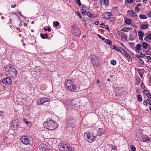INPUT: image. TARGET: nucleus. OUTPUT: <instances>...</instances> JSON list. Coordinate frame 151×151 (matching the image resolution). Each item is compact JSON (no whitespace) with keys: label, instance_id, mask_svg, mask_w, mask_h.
Returning <instances> with one entry per match:
<instances>
[{"label":"nucleus","instance_id":"7c9ffc66","mask_svg":"<svg viewBox=\"0 0 151 151\" xmlns=\"http://www.w3.org/2000/svg\"><path fill=\"white\" fill-rule=\"evenodd\" d=\"M137 99L139 102H141L142 101V96L139 95L137 96Z\"/></svg>","mask_w":151,"mask_h":151},{"label":"nucleus","instance_id":"0e129e2a","mask_svg":"<svg viewBox=\"0 0 151 151\" xmlns=\"http://www.w3.org/2000/svg\"><path fill=\"white\" fill-rule=\"evenodd\" d=\"M94 24L96 25H98L99 24V22L97 21H96L95 22Z\"/></svg>","mask_w":151,"mask_h":151},{"label":"nucleus","instance_id":"3c124183","mask_svg":"<svg viewBox=\"0 0 151 151\" xmlns=\"http://www.w3.org/2000/svg\"><path fill=\"white\" fill-rule=\"evenodd\" d=\"M91 14H92L90 12H88L87 13H86V15L90 17H91Z\"/></svg>","mask_w":151,"mask_h":151},{"label":"nucleus","instance_id":"393cba45","mask_svg":"<svg viewBox=\"0 0 151 151\" xmlns=\"http://www.w3.org/2000/svg\"><path fill=\"white\" fill-rule=\"evenodd\" d=\"M18 123L17 119L16 118H14L13 120L12 121V124L13 125L15 126L16 124Z\"/></svg>","mask_w":151,"mask_h":151},{"label":"nucleus","instance_id":"412c9836","mask_svg":"<svg viewBox=\"0 0 151 151\" xmlns=\"http://www.w3.org/2000/svg\"><path fill=\"white\" fill-rule=\"evenodd\" d=\"M148 44L146 42H144L142 43V47L143 48V52L145 51V50L148 47Z\"/></svg>","mask_w":151,"mask_h":151},{"label":"nucleus","instance_id":"8fccbe9b","mask_svg":"<svg viewBox=\"0 0 151 151\" xmlns=\"http://www.w3.org/2000/svg\"><path fill=\"white\" fill-rule=\"evenodd\" d=\"M144 93L147 95V94H148L149 93V92L146 90H144Z\"/></svg>","mask_w":151,"mask_h":151},{"label":"nucleus","instance_id":"c85d7f7f","mask_svg":"<svg viewBox=\"0 0 151 151\" xmlns=\"http://www.w3.org/2000/svg\"><path fill=\"white\" fill-rule=\"evenodd\" d=\"M42 99H43V101H44V103L47 102H49L50 101V99L49 98H42Z\"/></svg>","mask_w":151,"mask_h":151},{"label":"nucleus","instance_id":"f704fd0d","mask_svg":"<svg viewBox=\"0 0 151 151\" xmlns=\"http://www.w3.org/2000/svg\"><path fill=\"white\" fill-rule=\"evenodd\" d=\"M75 2L79 6H81V3L80 0H76V1H75Z\"/></svg>","mask_w":151,"mask_h":151},{"label":"nucleus","instance_id":"de8ad7c7","mask_svg":"<svg viewBox=\"0 0 151 151\" xmlns=\"http://www.w3.org/2000/svg\"><path fill=\"white\" fill-rule=\"evenodd\" d=\"M98 36L101 39H102V40H105V38L102 36H101L100 35H98Z\"/></svg>","mask_w":151,"mask_h":151},{"label":"nucleus","instance_id":"20e7f679","mask_svg":"<svg viewBox=\"0 0 151 151\" xmlns=\"http://www.w3.org/2000/svg\"><path fill=\"white\" fill-rule=\"evenodd\" d=\"M59 147L62 151H72V148L66 144L60 143Z\"/></svg>","mask_w":151,"mask_h":151},{"label":"nucleus","instance_id":"37998d69","mask_svg":"<svg viewBox=\"0 0 151 151\" xmlns=\"http://www.w3.org/2000/svg\"><path fill=\"white\" fill-rule=\"evenodd\" d=\"M147 61L150 62H151V57L150 56H147Z\"/></svg>","mask_w":151,"mask_h":151},{"label":"nucleus","instance_id":"2eb2a0df","mask_svg":"<svg viewBox=\"0 0 151 151\" xmlns=\"http://www.w3.org/2000/svg\"><path fill=\"white\" fill-rule=\"evenodd\" d=\"M127 12V14H129L132 17H136L137 16V15L132 10H128Z\"/></svg>","mask_w":151,"mask_h":151},{"label":"nucleus","instance_id":"79ce46f5","mask_svg":"<svg viewBox=\"0 0 151 151\" xmlns=\"http://www.w3.org/2000/svg\"><path fill=\"white\" fill-rule=\"evenodd\" d=\"M109 0H104V3L106 6H107L109 4Z\"/></svg>","mask_w":151,"mask_h":151},{"label":"nucleus","instance_id":"a18cd8bd","mask_svg":"<svg viewBox=\"0 0 151 151\" xmlns=\"http://www.w3.org/2000/svg\"><path fill=\"white\" fill-rule=\"evenodd\" d=\"M97 14H91V17L92 18H94L97 17Z\"/></svg>","mask_w":151,"mask_h":151},{"label":"nucleus","instance_id":"b1692460","mask_svg":"<svg viewBox=\"0 0 151 151\" xmlns=\"http://www.w3.org/2000/svg\"><path fill=\"white\" fill-rule=\"evenodd\" d=\"M149 139L148 137V136L147 135H145L143 138V142H147L149 141Z\"/></svg>","mask_w":151,"mask_h":151},{"label":"nucleus","instance_id":"cd10ccee","mask_svg":"<svg viewBox=\"0 0 151 151\" xmlns=\"http://www.w3.org/2000/svg\"><path fill=\"white\" fill-rule=\"evenodd\" d=\"M82 8L81 9V11H82L81 12V13L83 14H85L86 13V9H85L84 8V7H82Z\"/></svg>","mask_w":151,"mask_h":151},{"label":"nucleus","instance_id":"338daca9","mask_svg":"<svg viewBox=\"0 0 151 151\" xmlns=\"http://www.w3.org/2000/svg\"><path fill=\"white\" fill-rule=\"evenodd\" d=\"M116 147L115 146H114L113 147H112L111 148V149H112L113 150H115L116 149Z\"/></svg>","mask_w":151,"mask_h":151},{"label":"nucleus","instance_id":"774afa93","mask_svg":"<svg viewBox=\"0 0 151 151\" xmlns=\"http://www.w3.org/2000/svg\"><path fill=\"white\" fill-rule=\"evenodd\" d=\"M149 82L151 83V76H150V77L149 78Z\"/></svg>","mask_w":151,"mask_h":151},{"label":"nucleus","instance_id":"6ab92c4d","mask_svg":"<svg viewBox=\"0 0 151 151\" xmlns=\"http://www.w3.org/2000/svg\"><path fill=\"white\" fill-rule=\"evenodd\" d=\"M37 104L40 105L44 103V101H43V99L42 98H41L38 99L37 101Z\"/></svg>","mask_w":151,"mask_h":151},{"label":"nucleus","instance_id":"473e14b6","mask_svg":"<svg viewBox=\"0 0 151 151\" xmlns=\"http://www.w3.org/2000/svg\"><path fill=\"white\" fill-rule=\"evenodd\" d=\"M108 19H109L110 21H111L112 22H114L115 21L113 17H109Z\"/></svg>","mask_w":151,"mask_h":151},{"label":"nucleus","instance_id":"423d86ee","mask_svg":"<svg viewBox=\"0 0 151 151\" xmlns=\"http://www.w3.org/2000/svg\"><path fill=\"white\" fill-rule=\"evenodd\" d=\"M65 85L67 88L70 90L74 91L76 90L75 86L73 85L71 80L67 81L66 82Z\"/></svg>","mask_w":151,"mask_h":151},{"label":"nucleus","instance_id":"a878e982","mask_svg":"<svg viewBox=\"0 0 151 151\" xmlns=\"http://www.w3.org/2000/svg\"><path fill=\"white\" fill-rule=\"evenodd\" d=\"M105 42L109 45H111L112 44L111 41L109 39H106L105 40Z\"/></svg>","mask_w":151,"mask_h":151},{"label":"nucleus","instance_id":"e433bc0d","mask_svg":"<svg viewBox=\"0 0 151 151\" xmlns=\"http://www.w3.org/2000/svg\"><path fill=\"white\" fill-rule=\"evenodd\" d=\"M111 63L113 65H115L116 63V61L115 60H112L111 61Z\"/></svg>","mask_w":151,"mask_h":151},{"label":"nucleus","instance_id":"4be33fe9","mask_svg":"<svg viewBox=\"0 0 151 151\" xmlns=\"http://www.w3.org/2000/svg\"><path fill=\"white\" fill-rule=\"evenodd\" d=\"M141 45L140 44H137L136 45V46L135 47V48L136 50H141Z\"/></svg>","mask_w":151,"mask_h":151},{"label":"nucleus","instance_id":"09e8293b","mask_svg":"<svg viewBox=\"0 0 151 151\" xmlns=\"http://www.w3.org/2000/svg\"><path fill=\"white\" fill-rule=\"evenodd\" d=\"M118 42L119 43V44L121 46H122V47H124V48H126V47L122 43V42H119V41H118Z\"/></svg>","mask_w":151,"mask_h":151},{"label":"nucleus","instance_id":"aec40b11","mask_svg":"<svg viewBox=\"0 0 151 151\" xmlns=\"http://www.w3.org/2000/svg\"><path fill=\"white\" fill-rule=\"evenodd\" d=\"M128 59H130L131 58V57L128 54L127 52L124 50L122 53Z\"/></svg>","mask_w":151,"mask_h":151},{"label":"nucleus","instance_id":"603ef678","mask_svg":"<svg viewBox=\"0 0 151 151\" xmlns=\"http://www.w3.org/2000/svg\"><path fill=\"white\" fill-rule=\"evenodd\" d=\"M100 27H101L103 28H104L105 27V26L104 23H101L100 24Z\"/></svg>","mask_w":151,"mask_h":151},{"label":"nucleus","instance_id":"69168bd1","mask_svg":"<svg viewBox=\"0 0 151 151\" xmlns=\"http://www.w3.org/2000/svg\"><path fill=\"white\" fill-rule=\"evenodd\" d=\"M17 6V5L16 4H15L14 5H12L11 6L12 8H14Z\"/></svg>","mask_w":151,"mask_h":151},{"label":"nucleus","instance_id":"f3484780","mask_svg":"<svg viewBox=\"0 0 151 151\" xmlns=\"http://www.w3.org/2000/svg\"><path fill=\"white\" fill-rule=\"evenodd\" d=\"M104 131L103 128H99L98 129L97 134L98 136H100L103 134L104 133Z\"/></svg>","mask_w":151,"mask_h":151},{"label":"nucleus","instance_id":"1a4fd4ad","mask_svg":"<svg viewBox=\"0 0 151 151\" xmlns=\"http://www.w3.org/2000/svg\"><path fill=\"white\" fill-rule=\"evenodd\" d=\"M14 68L13 65H6L5 68V71L6 74H7L9 73L11 71V70Z\"/></svg>","mask_w":151,"mask_h":151},{"label":"nucleus","instance_id":"f257e3e1","mask_svg":"<svg viewBox=\"0 0 151 151\" xmlns=\"http://www.w3.org/2000/svg\"><path fill=\"white\" fill-rule=\"evenodd\" d=\"M43 126L45 128L50 130H53L58 127L57 122L52 120L45 122Z\"/></svg>","mask_w":151,"mask_h":151},{"label":"nucleus","instance_id":"c9c22d12","mask_svg":"<svg viewBox=\"0 0 151 151\" xmlns=\"http://www.w3.org/2000/svg\"><path fill=\"white\" fill-rule=\"evenodd\" d=\"M53 23L54 24L55 26V27H58L59 24V22H58L57 21L56 22H53Z\"/></svg>","mask_w":151,"mask_h":151},{"label":"nucleus","instance_id":"5fc2aeb1","mask_svg":"<svg viewBox=\"0 0 151 151\" xmlns=\"http://www.w3.org/2000/svg\"><path fill=\"white\" fill-rule=\"evenodd\" d=\"M147 95L148 98H149V99H151V95L150 93H149L148 94H147Z\"/></svg>","mask_w":151,"mask_h":151},{"label":"nucleus","instance_id":"4468645a","mask_svg":"<svg viewBox=\"0 0 151 151\" xmlns=\"http://www.w3.org/2000/svg\"><path fill=\"white\" fill-rule=\"evenodd\" d=\"M138 35L139 36V39L141 41H143V37L144 36V33L142 31H139L138 32Z\"/></svg>","mask_w":151,"mask_h":151},{"label":"nucleus","instance_id":"a211bd4d","mask_svg":"<svg viewBox=\"0 0 151 151\" xmlns=\"http://www.w3.org/2000/svg\"><path fill=\"white\" fill-rule=\"evenodd\" d=\"M3 138L2 141V143L4 144L5 145L7 144L8 143V138L6 136L3 137Z\"/></svg>","mask_w":151,"mask_h":151},{"label":"nucleus","instance_id":"864d4df0","mask_svg":"<svg viewBox=\"0 0 151 151\" xmlns=\"http://www.w3.org/2000/svg\"><path fill=\"white\" fill-rule=\"evenodd\" d=\"M127 2L129 4L132 3L133 2V0H127Z\"/></svg>","mask_w":151,"mask_h":151},{"label":"nucleus","instance_id":"f8f14e48","mask_svg":"<svg viewBox=\"0 0 151 151\" xmlns=\"http://www.w3.org/2000/svg\"><path fill=\"white\" fill-rule=\"evenodd\" d=\"M47 149V146L44 144H41L39 147V151H45Z\"/></svg>","mask_w":151,"mask_h":151},{"label":"nucleus","instance_id":"bf43d9fd","mask_svg":"<svg viewBox=\"0 0 151 151\" xmlns=\"http://www.w3.org/2000/svg\"><path fill=\"white\" fill-rule=\"evenodd\" d=\"M145 55L144 54H142V53H141L139 54V56L141 57H144V56H145Z\"/></svg>","mask_w":151,"mask_h":151},{"label":"nucleus","instance_id":"7ed1b4c3","mask_svg":"<svg viewBox=\"0 0 151 151\" xmlns=\"http://www.w3.org/2000/svg\"><path fill=\"white\" fill-rule=\"evenodd\" d=\"M84 135L85 137L87 136V140L89 142H92L96 139V136L94 135L93 132H89L88 134L84 133Z\"/></svg>","mask_w":151,"mask_h":151},{"label":"nucleus","instance_id":"ea45409f","mask_svg":"<svg viewBox=\"0 0 151 151\" xmlns=\"http://www.w3.org/2000/svg\"><path fill=\"white\" fill-rule=\"evenodd\" d=\"M119 52L121 53H122L123 52L124 50L123 48H122V47H119Z\"/></svg>","mask_w":151,"mask_h":151},{"label":"nucleus","instance_id":"13d9d810","mask_svg":"<svg viewBox=\"0 0 151 151\" xmlns=\"http://www.w3.org/2000/svg\"><path fill=\"white\" fill-rule=\"evenodd\" d=\"M147 16L148 17H151V11L148 13Z\"/></svg>","mask_w":151,"mask_h":151},{"label":"nucleus","instance_id":"6e6552de","mask_svg":"<svg viewBox=\"0 0 151 151\" xmlns=\"http://www.w3.org/2000/svg\"><path fill=\"white\" fill-rule=\"evenodd\" d=\"M9 74L10 77L14 78H16L17 74V71L16 69L13 68L12 70H11V71L9 73Z\"/></svg>","mask_w":151,"mask_h":151},{"label":"nucleus","instance_id":"58836bf2","mask_svg":"<svg viewBox=\"0 0 151 151\" xmlns=\"http://www.w3.org/2000/svg\"><path fill=\"white\" fill-rule=\"evenodd\" d=\"M135 9L136 12H139L141 10V9H140V8L136 6L135 7Z\"/></svg>","mask_w":151,"mask_h":151},{"label":"nucleus","instance_id":"0eeeda50","mask_svg":"<svg viewBox=\"0 0 151 151\" xmlns=\"http://www.w3.org/2000/svg\"><path fill=\"white\" fill-rule=\"evenodd\" d=\"M76 101H74V100L73 101L71 100H67L66 101H65V102L63 103L66 106H74V107H76L75 105H77V103H76Z\"/></svg>","mask_w":151,"mask_h":151},{"label":"nucleus","instance_id":"2f4dec72","mask_svg":"<svg viewBox=\"0 0 151 151\" xmlns=\"http://www.w3.org/2000/svg\"><path fill=\"white\" fill-rule=\"evenodd\" d=\"M139 17L141 19H146L147 18V17L146 15L143 14L140 15Z\"/></svg>","mask_w":151,"mask_h":151},{"label":"nucleus","instance_id":"9b49d317","mask_svg":"<svg viewBox=\"0 0 151 151\" xmlns=\"http://www.w3.org/2000/svg\"><path fill=\"white\" fill-rule=\"evenodd\" d=\"M73 33L76 36H78L80 35V32L78 28L75 27L74 28Z\"/></svg>","mask_w":151,"mask_h":151},{"label":"nucleus","instance_id":"4d7b16f0","mask_svg":"<svg viewBox=\"0 0 151 151\" xmlns=\"http://www.w3.org/2000/svg\"><path fill=\"white\" fill-rule=\"evenodd\" d=\"M114 49L118 52L119 51V47L118 48L117 47H116V46H115Z\"/></svg>","mask_w":151,"mask_h":151},{"label":"nucleus","instance_id":"39448f33","mask_svg":"<svg viewBox=\"0 0 151 151\" xmlns=\"http://www.w3.org/2000/svg\"><path fill=\"white\" fill-rule=\"evenodd\" d=\"M99 59L97 57L95 56H93L91 58V63L93 67H97L98 66V64L99 63Z\"/></svg>","mask_w":151,"mask_h":151},{"label":"nucleus","instance_id":"dca6fc26","mask_svg":"<svg viewBox=\"0 0 151 151\" xmlns=\"http://www.w3.org/2000/svg\"><path fill=\"white\" fill-rule=\"evenodd\" d=\"M149 26V24H143L140 25L141 29H147Z\"/></svg>","mask_w":151,"mask_h":151},{"label":"nucleus","instance_id":"680f3d73","mask_svg":"<svg viewBox=\"0 0 151 151\" xmlns=\"http://www.w3.org/2000/svg\"><path fill=\"white\" fill-rule=\"evenodd\" d=\"M23 121L25 123H26L27 121V119L25 118H24L23 119Z\"/></svg>","mask_w":151,"mask_h":151},{"label":"nucleus","instance_id":"c756f323","mask_svg":"<svg viewBox=\"0 0 151 151\" xmlns=\"http://www.w3.org/2000/svg\"><path fill=\"white\" fill-rule=\"evenodd\" d=\"M84 21H86V22L87 23V24L90 25V24H91V20L89 19H87L86 20Z\"/></svg>","mask_w":151,"mask_h":151},{"label":"nucleus","instance_id":"72a5a7b5","mask_svg":"<svg viewBox=\"0 0 151 151\" xmlns=\"http://www.w3.org/2000/svg\"><path fill=\"white\" fill-rule=\"evenodd\" d=\"M130 148L132 151H135L136 148L133 145H131L130 146Z\"/></svg>","mask_w":151,"mask_h":151},{"label":"nucleus","instance_id":"ddd939ff","mask_svg":"<svg viewBox=\"0 0 151 151\" xmlns=\"http://www.w3.org/2000/svg\"><path fill=\"white\" fill-rule=\"evenodd\" d=\"M104 18L108 19L109 17L113 16V14L110 12H106L103 14Z\"/></svg>","mask_w":151,"mask_h":151},{"label":"nucleus","instance_id":"4c0bfd02","mask_svg":"<svg viewBox=\"0 0 151 151\" xmlns=\"http://www.w3.org/2000/svg\"><path fill=\"white\" fill-rule=\"evenodd\" d=\"M44 29L45 31H48L49 32H50L51 31V29L49 27H47V28L44 27Z\"/></svg>","mask_w":151,"mask_h":151},{"label":"nucleus","instance_id":"49530a36","mask_svg":"<svg viewBox=\"0 0 151 151\" xmlns=\"http://www.w3.org/2000/svg\"><path fill=\"white\" fill-rule=\"evenodd\" d=\"M150 52L148 50V49H147L145 52V54L147 55H150Z\"/></svg>","mask_w":151,"mask_h":151},{"label":"nucleus","instance_id":"6e6d98bb","mask_svg":"<svg viewBox=\"0 0 151 151\" xmlns=\"http://www.w3.org/2000/svg\"><path fill=\"white\" fill-rule=\"evenodd\" d=\"M147 100L148 104L150 105H151V100L149 99H148Z\"/></svg>","mask_w":151,"mask_h":151},{"label":"nucleus","instance_id":"9d476101","mask_svg":"<svg viewBox=\"0 0 151 151\" xmlns=\"http://www.w3.org/2000/svg\"><path fill=\"white\" fill-rule=\"evenodd\" d=\"M2 82L4 84H9L12 83V81L10 78L6 77L2 79Z\"/></svg>","mask_w":151,"mask_h":151},{"label":"nucleus","instance_id":"bb28decb","mask_svg":"<svg viewBox=\"0 0 151 151\" xmlns=\"http://www.w3.org/2000/svg\"><path fill=\"white\" fill-rule=\"evenodd\" d=\"M125 23L126 24H130L131 23V21L130 19H127L125 20Z\"/></svg>","mask_w":151,"mask_h":151},{"label":"nucleus","instance_id":"f03ea898","mask_svg":"<svg viewBox=\"0 0 151 151\" xmlns=\"http://www.w3.org/2000/svg\"><path fill=\"white\" fill-rule=\"evenodd\" d=\"M21 141L24 144L31 145L32 142V139L29 137H27L25 136H23L20 139Z\"/></svg>","mask_w":151,"mask_h":151},{"label":"nucleus","instance_id":"c03bdc74","mask_svg":"<svg viewBox=\"0 0 151 151\" xmlns=\"http://www.w3.org/2000/svg\"><path fill=\"white\" fill-rule=\"evenodd\" d=\"M147 37L149 40H151V34L148 33L147 34Z\"/></svg>","mask_w":151,"mask_h":151},{"label":"nucleus","instance_id":"052dcab7","mask_svg":"<svg viewBox=\"0 0 151 151\" xmlns=\"http://www.w3.org/2000/svg\"><path fill=\"white\" fill-rule=\"evenodd\" d=\"M147 101L145 100H144L143 101V103L144 105H146L147 104Z\"/></svg>","mask_w":151,"mask_h":151},{"label":"nucleus","instance_id":"e2e57ef3","mask_svg":"<svg viewBox=\"0 0 151 151\" xmlns=\"http://www.w3.org/2000/svg\"><path fill=\"white\" fill-rule=\"evenodd\" d=\"M139 61H140V63L142 64H143V63H144V62L142 59H140Z\"/></svg>","mask_w":151,"mask_h":151},{"label":"nucleus","instance_id":"5701e85b","mask_svg":"<svg viewBox=\"0 0 151 151\" xmlns=\"http://www.w3.org/2000/svg\"><path fill=\"white\" fill-rule=\"evenodd\" d=\"M48 35L47 34L45 33L44 34H40V36L42 38V39H45L46 38L47 39H48L49 38L47 36Z\"/></svg>","mask_w":151,"mask_h":151},{"label":"nucleus","instance_id":"a19ab883","mask_svg":"<svg viewBox=\"0 0 151 151\" xmlns=\"http://www.w3.org/2000/svg\"><path fill=\"white\" fill-rule=\"evenodd\" d=\"M26 124L28 127H30L31 126V122H26Z\"/></svg>","mask_w":151,"mask_h":151}]
</instances>
